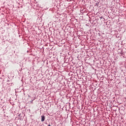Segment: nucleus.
Masks as SVG:
<instances>
[{
    "instance_id": "f257e3e1",
    "label": "nucleus",
    "mask_w": 126,
    "mask_h": 126,
    "mask_svg": "<svg viewBox=\"0 0 126 126\" xmlns=\"http://www.w3.org/2000/svg\"><path fill=\"white\" fill-rule=\"evenodd\" d=\"M45 121V116L43 115L41 116V122H44Z\"/></svg>"
},
{
    "instance_id": "f03ea898",
    "label": "nucleus",
    "mask_w": 126,
    "mask_h": 126,
    "mask_svg": "<svg viewBox=\"0 0 126 126\" xmlns=\"http://www.w3.org/2000/svg\"><path fill=\"white\" fill-rule=\"evenodd\" d=\"M48 126H51V125H48Z\"/></svg>"
}]
</instances>
